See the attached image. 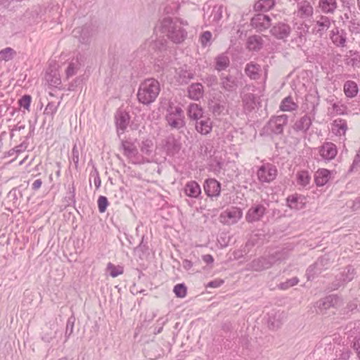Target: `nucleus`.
I'll return each instance as SVG.
<instances>
[{"mask_svg":"<svg viewBox=\"0 0 360 360\" xmlns=\"http://www.w3.org/2000/svg\"><path fill=\"white\" fill-rule=\"evenodd\" d=\"M289 252L286 249L277 250L266 256L254 259L247 264V269L254 271H262L271 268L277 262H281L288 257Z\"/></svg>","mask_w":360,"mask_h":360,"instance_id":"obj_1","label":"nucleus"},{"mask_svg":"<svg viewBox=\"0 0 360 360\" xmlns=\"http://www.w3.org/2000/svg\"><path fill=\"white\" fill-rule=\"evenodd\" d=\"M160 31L166 34L168 39L175 44L182 43L187 37V32L178 24L177 20L170 17L164 18L158 26Z\"/></svg>","mask_w":360,"mask_h":360,"instance_id":"obj_2","label":"nucleus"},{"mask_svg":"<svg viewBox=\"0 0 360 360\" xmlns=\"http://www.w3.org/2000/svg\"><path fill=\"white\" fill-rule=\"evenodd\" d=\"M160 91V84L157 79H146L139 85L137 93L138 101L143 105H148L156 100Z\"/></svg>","mask_w":360,"mask_h":360,"instance_id":"obj_3","label":"nucleus"},{"mask_svg":"<svg viewBox=\"0 0 360 360\" xmlns=\"http://www.w3.org/2000/svg\"><path fill=\"white\" fill-rule=\"evenodd\" d=\"M165 120L172 129L181 130L186 127L184 110L179 105L169 103L167 108Z\"/></svg>","mask_w":360,"mask_h":360,"instance_id":"obj_4","label":"nucleus"},{"mask_svg":"<svg viewBox=\"0 0 360 360\" xmlns=\"http://www.w3.org/2000/svg\"><path fill=\"white\" fill-rule=\"evenodd\" d=\"M96 34V29L91 25H85L73 30L72 35L82 44L89 45Z\"/></svg>","mask_w":360,"mask_h":360,"instance_id":"obj_5","label":"nucleus"},{"mask_svg":"<svg viewBox=\"0 0 360 360\" xmlns=\"http://www.w3.org/2000/svg\"><path fill=\"white\" fill-rule=\"evenodd\" d=\"M356 273L355 269L352 265L347 266L340 273L335 276V280L331 284V288L333 290H338L340 287L345 286L354 279Z\"/></svg>","mask_w":360,"mask_h":360,"instance_id":"obj_6","label":"nucleus"},{"mask_svg":"<svg viewBox=\"0 0 360 360\" xmlns=\"http://www.w3.org/2000/svg\"><path fill=\"white\" fill-rule=\"evenodd\" d=\"M288 122V116L283 114L281 115L273 116L269 120L266 127L271 133L275 135L282 134L283 128L285 127Z\"/></svg>","mask_w":360,"mask_h":360,"instance_id":"obj_7","label":"nucleus"},{"mask_svg":"<svg viewBox=\"0 0 360 360\" xmlns=\"http://www.w3.org/2000/svg\"><path fill=\"white\" fill-rule=\"evenodd\" d=\"M181 146V141L172 134L169 135L162 141V150L170 157H174L178 154Z\"/></svg>","mask_w":360,"mask_h":360,"instance_id":"obj_8","label":"nucleus"},{"mask_svg":"<svg viewBox=\"0 0 360 360\" xmlns=\"http://www.w3.org/2000/svg\"><path fill=\"white\" fill-rule=\"evenodd\" d=\"M277 172L278 171L275 165L267 163L259 167L257 175L260 182L269 183L276 179Z\"/></svg>","mask_w":360,"mask_h":360,"instance_id":"obj_9","label":"nucleus"},{"mask_svg":"<svg viewBox=\"0 0 360 360\" xmlns=\"http://www.w3.org/2000/svg\"><path fill=\"white\" fill-rule=\"evenodd\" d=\"M332 22H334V20L327 15H321L318 16L316 20L314 21L311 33L319 37H322L330 27Z\"/></svg>","mask_w":360,"mask_h":360,"instance_id":"obj_10","label":"nucleus"},{"mask_svg":"<svg viewBox=\"0 0 360 360\" xmlns=\"http://www.w3.org/2000/svg\"><path fill=\"white\" fill-rule=\"evenodd\" d=\"M241 209L231 207L223 211L219 215L220 221L223 224H236L242 217Z\"/></svg>","mask_w":360,"mask_h":360,"instance_id":"obj_11","label":"nucleus"},{"mask_svg":"<svg viewBox=\"0 0 360 360\" xmlns=\"http://www.w3.org/2000/svg\"><path fill=\"white\" fill-rule=\"evenodd\" d=\"M271 18L263 13L255 15L250 21L251 26L257 31L262 32L271 26Z\"/></svg>","mask_w":360,"mask_h":360,"instance_id":"obj_12","label":"nucleus"},{"mask_svg":"<svg viewBox=\"0 0 360 360\" xmlns=\"http://www.w3.org/2000/svg\"><path fill=\"white\" fill-rule=\"evenodd\" d=\"M130 118L129 112L126 111L119 110L116 112L115 120L118 136L124 132L129 125Z\"/></svg>","mask_w":360,"mask_h":360,"instance_id":"obj_13","label":"nucleus"},{"mask_svg":"<svg viewBox=\"0 0 360 360\" xmlns=\"http://www.w3.org/2000/svg\"><path fill=\"white\" fill-rule=\"evenodd\" d=\"M266 207L262 204H257L252 206L248 211L245 219L249 223L259 221L266 213Z\"/></svg>","mask_w":360,"mask_h":360,"instance_id":"obj_14","label":"nucleus"},{"mask_svg":"<svg viewBox=\"0 0 360 360\" xmlns=\"http://www.w3.org/2000/svg\"><path fill=\"white\" fill-rule=\"evenodd\" d=\"M203 188L208 197L217 198L221 193V184L215 179H207L204 182Z\"/></svg>","mask_w":360,"mask_h":360,"instance_id":"obj_15","label":"nucleus"},{"mask_svg":"<svg viewBox=\"0 0 360 360\" xmlns=\"http://www.w3.org/2000/svg\"><path fill=\"white\" fill-rule=\"evenodd\" d=\"M347 36L346 31L338 27H334L330 33V39L337 47H345L346 46Z\"/></svg>","mask_w":360,"mask_h":360,"instance_id":"obj_16","label":"nucleus"},{"mask_svg":"<svg viewBox=\"0 0 360 360\" xmlns=\"http://www.w3.org/2000/svg\"><path fill=\"white\" fill-rule=\"evenodd\" d=\"M339 302V297L335 295H330L317 301L315 307L317 308L320 313H323L328 309L337 305Z\"/></svg>","mask_w":360,"mask_h":360,"instance_id":"obj_17","label":"nucleus"},{"mask_svg":"<svg viewBox=\"0 0 360 360\" xmlns=\"http://www.w3.org/2000/svg\"><path fill=\"white\" fill-rule=\"evenodd\" d=\"M290 27L284 22H278L274 25L270 32L278 39H284L287 38L290 34Z\"/></svg>","mask_w":360,"mask_h":360,"instance_id":"obj_18","label":"nucleus"},{"mask_svg":"<svg viewBox=\"0 0 360 360\" xmlns=\"http://www.w3.org/2000/svg\"><path fill=\"white\" fill-rule=\"evenodd\" d=\"M220 85L222 89L228 92H233L238 88L237 79L231 75L220 76Z\"/></svg>","mask_w":360,"mask_h":360,"instance_id":"obj_19","label":"nucleus"},{"mask_svg":"<svg viewBox=\"0 0 360 360\" xmlns=\"http://www.w3.org/2000/svg\"><path fill=\"white\" fill-rule=\"evenodd\" d=\"M288 207L290 209L302 210L304 208L306 205V198L300 194H293L289 195L286 199Z\"/></svg>","mask_w":360,"mask_h":360,"instance_id":"obj_20","label":"nucleus"},{"mask_svg":"<svg viewBox=\"0 0 360 360\" xmlns=\"http://www.w3.org/2000/svg\"><path fill=\"white\" fill-rule=\"evenodd\" d=\"M195 130L202 135H207L212 131V122L210 118L203 116L200 120H195Z\"/></svg>","mask_w":360,"mask_h":360,"instance_id":"obj_21","label":"nucleus"},{"mask_svg":"<svg viewBox=\"0 0 360 360\" xmlns=\"http://www.w3.org/2000/svg\"><path fill=\"white\" fill-rule=\"evenodd\" d=\"M338 7L337 0H319L318 8L325 15H333Z\"/></svg>","mask_w":360,"mask_h":360,"instance_id":"obj_22","label":"nucleus"},{"mask_svg":"<svg viewBox=\"0 0 360 360\" xmlns=\"http://www.w3.org/2000/svg\"><path fill=\"white\" fill-rule=\"evenodd\" d=\"M319 153L324 160H330L337 155L336 146L331 142H326L320 148Z\"/></svg>","mask_w":360,"mask_h":360,"instance_id":"obj_23","label":"nucleus"},{"mask_svg":"<svg viewBox=\"0 0 360 360\" xmlns=\"http://www.w3.org/2000/svg\"><path fill=\"white\" fill-rule=\"evenodd\" d=\"M184 191L188 197L192 198H198L202 194L201 188L195 181H188L184 188Z\"/></svg>","mask_w":360,"mask_h":360,"instance_id":"obj_24","label":"nucleus"},{"mask_svg":"<svg viewBox=\"0 0 360 360\" xmlns=\"http://www.w3.org/2000/svg\"><path fill=\"white\" fill-rule=\"evenodd\" d=\"M204 96V88L201 83H193L188 87V96L194 101H199Z\"/></svg>","mask_w":360,"mask_h":360,"instance_id":"obj_25","label":"nucleus"},{"mask_svg":"<svg viewBox=\"0 0 360 360\" xmlns=\"http://www.w3.org/2000/svg\"><path fill=\"white\" fill-rule=\"evenodd\" d=\"M176 74V81L181 85L188 84L194 77L193 73L191 70H188L186 65L177 69Z\"/></svg>","mask_w":360,"mask_h":360,"instance_id":"obj_26","label":"nucleus"},{"mask_svg":"<svg viewBox=\"0 0 360 360\" xmlns=\"http://www.w3.org/2000/svg\"><path fill=\"white\" fill-rule=\"evenodd\" d=\"M187 115L191 120L195 121L200 120L204 115V110L200 105L198 103H191L187 108Z\"/></svg>","mask_w":360,"mask_h":360,"instance_id":"obj_27","label":"nucleus"},{"mask_svg":"<svg viewBox=\"0 0 360 360\" xmlns=\"http://www.w3.org/2000/svg\"><path fill=\"white\" fill-rule=\"evenodd\" d=\"M312 124V120L309 116L304 115L294 124L293 129L296 131L307 132Z\"/></svg>","mask_w":360,"mask_h":360,"instance_id":"obj_28","label":"nucleus"},{"mask_svg":"<svg viewBox=\"0 0 360 360\" xmlns=\"http://www.w3.org/2000/svg\"><path fill=\"white\" fill-rule=\"evenodd\" d=\"M297 15L299 17L306 18L313 15L314 8L309 1H302L297 4Z\"/></svg>","mask_w":360,"mask_h":360,"instance_id":"obj_29","label":"nucleus"},{"mask_svg":"<svg viewBox=\"0 0 360 360\" xmlns=\"http://www.w3.org/2000/svg\"><path fill=\"white\" fill-rule=\"evenodd\" d=\"M330 178V172L326 169H319L314 175V181L317 186L326 185Z\"/></svg>","mask_w":360,"mask_h":360,"instance_id":"obj_30","label":"nucleus"},{"mask_svg":"<svg viewBox=\"0 0 360 360\" xmlns=\"http://www.w3.org/2000/svg\"><path fill=\"white\" fill-rule=\"evenodd\" d=\"M347 123L345 120L338 118L333 120L332 131L337 136H345L347 130Z\"/></svg>","mask_w":360,"mask_h":360,"instance_id":"obj_31","label":"nucleus"},{"mask_svg":"<svg viewBox=\"0 0 360 360\" xmlns=\"http://www.w3.org/2000/svg\"><path fill=\"white\" fill-rule=\"evenodd\" d=\"M226 9V7H224L222 4H216L214 6L210 15V22L214 24H218L221 20L223 13Z\"/></svg>","mask_w":360,"mask_h":360,"instance_id":"obj_32","label":"nucleus"},{"mask_svg":"<svg viewBox=\"0 0 360 360\" xmlns=\"http://www.w3.org/2000/svg\"><path fill=\"white\" fill-rule=\"evenodd\" d=\"M261 66L259 64L250 63L246 65L245 72L251 79H258L260 76Z\"/></svg>","mask_w":360,"mask_h":360,"instance_id":"obj_33","label":"nucleus"},{"mask_svg":"<svg viewBox=\"0 0 360 360\" xmlns=\"http://www.w3.org/2000/svg\"><path fill=\"white\" fill-rule=\"evenodd\" d=\"M263 40L260 36L253 35L248 39L247 47L250 51H258L262 48Z\"/></svg>","mask_w":360,"mask_h":360,"instance_id":"obj_34","label":"nucleus"},{"mask_svg":"<svg viewBox=\"0 0 360 360\" xmlns=\"http://www.w3.org/2000/svg\"><path fill=\"white\" fill-rule=\"evenodd\" d=\"M342 7L344 13L340 16V20L343 22V23H345L346 22L349 21L350 18H352V14H354V16L355 17V7L348 1H343Z\"/></svg>","mask_w":360,"mask_h":360,"instance_id":"obj_35","label":"nucleus"},{"mask_svg":"<svg viewBox=\"0 0 360 360\" xmlns=\"http://www.w3.org/2000/svg\"><path fill=\"white\" fill-rule=\"evenodd\" d=\"M230 65L229 58L224 53L219 54L215 58L214 68L218 72L226 70Z\"/></svg>","mask_w":360,"mask_h":360,"instance_id":"obj_36","label":"nucleus"},{"mask_svg":"<svg viewBox=\"0 0 360 360\" xmlns=\"http://www.w3.org/2000/svg\"><path fill=\"white\" fill-rule=\"evenodd\" d=\"M359 91L356 83L354 81L348 80L344 84V92L347 97L354 98Z\"/></svg>","mask_w":360,"mask_h":360,"instance_id":"obj_37","label":"nucleus"},{"mask_svg":"<svg viewBox=\"0 0 360 360\" xmlns=\"http://www.w3.org/2000/svg\"><path fill=\"white\" fill-rule=\"evenodd\" d=\"M242 101L245 110L252 111L256 106V96L252 93H248L243 96Z\"/></svg>","mask_w":360,"mask_h":360,"instance_id":"obj_38","label":"nucleus"},{"mask_svg":"<svg viewBox=\"0 0 360 360\" xmlns=\"http://www.w3.org/2000/svg\"><path fill=\"white\" fill-rule=\"evenodd\" d=\"M329 264L330 259L328 256L324 255L320 257L313 264L309 266V271H312L313 268H317L322 272L323 270L328 268Z\"/></svg>","mask_w":360,"mask_h":360,"instance_id":"obj_39","label":"nucleus"},{"mask_svg":"<svg viewBox=\"0 0 360 360\" xmlns=\"http://www.w3.org/2000/svg\"><path fill=\"white\" fill-rule=\"evenodd\" d=\"M297 185L304 188L308 186L311 181V176L308 171L301 170L296 174Z\"/></svg>","mask_w":360,"mask_h":360,"instance_id":"obj_40","label":"nucleus"},{"mask_svg":"<svg viewBox=\"0 0 360 360\" xmlns=\"http://www.w3.org/2000/svg\"><path fill=\"white\" fill-rule=\"evenodd\" d=\"M121 148L124 150V155L127 158L134 157L138 153L136 146L127 141H122Z\"/></svg>","mask_w":360,"mask_h":360,"instance_id":"obj_41","label":"nucleus"},{"mask_svg":"<svg viewBox=\"0 0 360 360\" xmlns=\"http://www.w3.org/2000/svg\"><path fill=\"white\" fill-rule=\"evenodd\" d=\"M81 63L79 60L78 57L73 58L71 62L69 63L68 66L66 69V76L70 78L77 74L78 70L80 69Z\"/></svg>","mask_w":360,"mask_h":360,"instance_id":"obj_42","label":"nucleus"},{"mask_svg":"<svg viewBox=\"0 0 360 360\" xmlns=\"http://www.w3.org/2000/svg\"><path fill=\"white\" fill-rule=\"evenodd\" d=\"M275 5L274 0H259L255 5V9L261 11H268Z\"/></svg>","mask_w":360,"mask_h":360,"instance_id":"obj_43","label":"nucleus"},{"mask_svg":"<svg viewBox=\"0 0 360 360\" xmlns=\"http://www.w3.org/2000/svg\"><path fill=\"white\" fill-rule=\"evenodd\" d=\"M297 108V105L292 101L291 96L285 98L280 105V109L282 111H292Z\"/></svg>","mask_w":360,"mask_h":360,"instance_id":"obj_44","label":"nucleus"},{"mask_svg":"<svg viewBox=\"0 0 360 360\" xmlns=\"http://www.w3.org/2000/svg\"><path fill=\"white\" fill-rule=\"evenodd\" d=\"M150 47L155 51L163 52L167 50V41L164 38H160L154 41L150 45Z\"/></svg>","mask_w":360,"mask_h":360,"instance_id":"obj_45","label":"nucleus"},{"mask_svg":"<svg viewBox=\"0 0 360 360\" xmlns=\"http://www.w3.org/2000/svg\"><path fill=\"white\" fill-rule=\"evenodd\" d=\"M46 79L51 86L54 87H58L61 84L60 78L56 72L51 71L50 73H46Z\"/></svg>","mask_w":360,"mask_h":360,"instance_id":"obj_46","label":"nucleus"},{"mask_svg":"<svg viewBox=\"0 0 360 360\" xmlns=\"http://www.w3.org/2000/svg\"><path fill=\"white\" fill-rule=\"evenodd\" d=\"M145 236L141 238V241L139 245L134 248V252L139 255L140 258H142L148 250V246L147 242L145 243Z\"/></svg>","mask_w":360,"mask_h":360,"instance_id":"obj_47","label":"nucleus"},{"mask_svg":"<svg viewBox=\"0 0 360 360\" xmlns=\"http://www.w3.org/2000/svg\"><path fill=\"white\" fill-rule=\"evenodd\" d=\"M60 103V102H58L57 104H56L54 102H49L45 108L44 114L50 116L51 119H53L58 110Z\"/></svg>","mask_w":360,"mask_h":360,"instance_id":"obj_48","label":"nucleus"},{"mask_svg":"<svg viewBox=\"0 0 360 360\" xmlns=\"http://www.w3.org/2000/svg\"><path fill=\"white\" fill-rule=\"evenodd\" d=\"M75 321V317L74 316H71L70 317H69L67 321L66 328H65V342H66L68 340L70 336L73 333Z\"/></svg>","mask_w":360,"mask_h":360,"instance_id":"obj_49","label":"nucleus"},{"mask_svg":"<svg viewBox=\"0 0 360 360\" xmlns=\"http://www.w3.org/2000/svg\"><path fill=\"white\" fill-rule=\"evenodd\" d=\"M299 283V278L297 277H292L290 279H287L284 282H281L278 285V288L283 290L289 289L291 287L296 285Z\"/></svg>","mask_w":360,"mask_h":360,"instance_id":"obj_50","label":"nucleus"},{"mask_svg":"<svg viewBox=\"0 0 360 360\" xmlns=\"http://www.w3.org/2000/svg\"><path fill=\"white\" fill-rule=\"evenodd\" d=\"M173 291L177 297L184 298L187 294V287L184 283H179L174 287Z\"/></svg>","mask_w":360,"mask_h":360,"instance_id":"obj_51","label":"nucleus"},{"mask_svg":"<svg viewBox=\"0 0 360 360\" xmlns=\"http://www.w3.org/2000/svg\"><path fill=\"white\" fill-rule=\"evenodd\" d=\"M15 53V52L12 48H5L0 51V60L8 61L13 58Z\"/></svg>","mask_w":360,"mask_h":360,"instance_id":"obj_52","label":"nucleus"},{"mask_svg":"<svg viewBox=\"0 0 360 360\" xmlns=\"http://www.w3.org/2000/svg\"><path fill=\"white\" fill-rule=\"evenodd\" d=\"M209 108L214 115H219L224 110V106L220 103L212 101L209 103Z\"/></svg>","mask_w":360,"mask_h":360,"instance_id":"obj_53","label":"nucleus"},{"mask_svg":"<svg viewBox=\"0 0 360 360\" xmlns=\"http://www.w3.org/2000/svg\"><path fill=\"white\" fill-rule=\"evenodd\" d=\"M153 143L152 140H150L149 139L143 140L141 142V145L140 146L141 151L145 155H150V153H152L151 148L153 147Z\"/></svg>","mask_w":360,"mask_h":360,"instance_id":"obj_54","label":"nucleus"},{"mask_svg":"<svg viewBox=\"0 0 360 360\" xmlns=\"http://www.w3.org/2000/svg\"><path fill=\"white\" fill-rule=\"evenodd\" d=\"M75 193L76 188L74 185V183L69 187L68 192L67 193V195L65 196V200L68 205H75L76 203L75 200Z\"/></svg>","mask_w":360,"mask_h":360,"instance_id":"obj_55","label":"nucleus"},{"mask_svg":"<svg viewBox=\"0 0 360 360\" xmlns=\"http://www.w3.org/2000/svg\"><path fill=\"white\" fill-rule=\"evenodd\" d=\"M75 193L76 188L74 185V183L69 187L68 192L67 193V195L65 196V200L68 205H75L76 203L75 200Z\"/></svg>","mask_w":360,"mask_h":360,"instance_id":"obj_56","label":"nucleus"},{"mask_svg":"<svg viewBox=\"0 0 360 360\" xmlns=\"http://www.w3.org/2000/svg\"><path fill=\"white\" fill-rule=\"evenodd\" d=\"M32 101L30 95L25 94L22 96L18 101V104L20 107L25 110H30V107Z\"/></svg>","mask_w":360,"mask_h":360,"instance_id":"obj_57","label":"nucleus"},{"mask_svg":"<svg viewBox=\"0 0 360 360\" xmlns=\"http://www.w3.org/2000/svg\"><path fill=\"white\" fill-rule=\"evenodd\" d=\"M107 269L109 271L110 275L115 278L123 273L122 267L115 266L112 263H108Z\"/></svg>","mask_w":360,"mask_h":360,"instance_id":"obj_58","label":"nucleus"},{"mask_svg":"<svg viewBox=\"0 0 360 360\" xmlns=\"http://www.w3.org/2000/svg\"><path fill=\"white\" fill-rule=\"evenodd\" d=\"M212 34L210 31H205L202 33V34L200 35V41L201 45L203 47H206V46L210 45V44H211L210 41L212 39Z\"/></svg>","mask_w":360,"mask_h":360,"instance_id":"obj_59","label":"nucleus"},{"mask_svg":"<svg viewBox=\"0 0 360 360\" xmlns=\"http://www.w3.org/2000/svg\"><path fill=\"white\" fill-rule=\"evenodd\" d=\"M109 205L108 198L105 196L101 195L98 199V207L101 213L105 212Z\"/></svg>","mask_w":360,"mask_h":360,"instance_id":"obj_60","label":"nucleus"},{"mask_svg":"<svg viewBox=\"0 0 360 360\" xmlns=\"http://www.w3.org/2000/svg\"><path fill=\"white\" fill-rule=\"evenodd\" d=\"M297 34L300 42L306 40L305 35L309 30V26L307 24H301L298 27Z\"/></svg>","mask_w":360,"mask_h":360,"instance_id":"obj_61","label":"nucleus"},{"mask_svg":"<svg viewBox=\"0 0 360 360\" xmlns=\"http://www.w3.org/2000/svg\"><path fill=\"white\" fill-rule=\"evenodd\" d=\"M71 159L74 162L75 168L77 169L79 160V151L77 144H75L72 147Z\"/></svg>","mask_w":360,"mask_h":360,"instance_id":"obj_62","label":"nucleus"},{"mask_svg":"<svg viewBox=\"0 0 360 360\" xmlns=\"http://www.w3.org/2000/svg\"><path fill=\"white\" fill-rule=\"evenodd\" d=\"M202 81L207 86L211 87L215 86L218 83V79L217 76L214 75H210L202 79Z\"/></svg>","mask_w":360,"mask_h":360,"instance_id":"obj_63","label":"nucleus"},{"mask_svg":"<svg viewBox=\"0 0 360 360\" xmlns=\"http://www.w3.org/2000/svg\"><path fill=\"white\" fill-rule=\"evenodd\" d=\"M357 308V304L354 302H350L347 304V307L342 309V314L347 316H349V313H352Z\"/></svg>","mask_w":360,"mask_h":360,"instance_id":"obj_64","label":"nucleus"}]
</instances>
